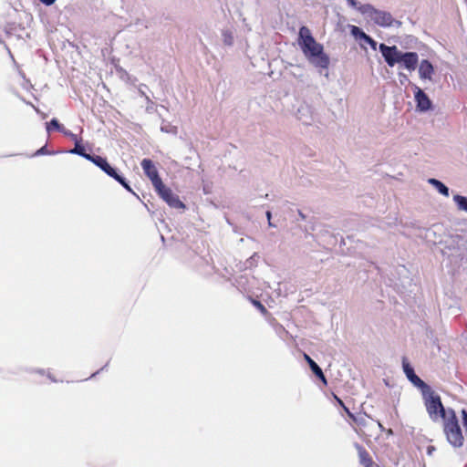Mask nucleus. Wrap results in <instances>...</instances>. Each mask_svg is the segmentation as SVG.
<instances>
[{
	"mask_svg": "<svg viewBox=\"0 0 467 467\" xmlns=\"http://www.w3.org/2000/svg\"><path fill=\"white\" fill-rule=\"evenodd\" d=\"M271 216H272V213L270 211H267L266 212V217H267V220L270 221L271 220Z\"/></svg>",
	"mask_w": 467,
	"mask_h": 467,
	"instance_id": "obj_35",
	"label": "nucleus"
},
{
	"mask_svg": "<svg viewBox=\"0 0 467 467\" xmlns=\"http://www.w3.org/2000/svg\"><path fill=\"white\" fill-rule=\"evenodd\" d=\"M415 387L419 388L423 395L427 391L431 390V388L420 379L416 374L408 379Z\"/></svg>",
	"mask_w": 467,
	"mask_h": 467,
	"instance_id": "obj_15",
	"label": "nucleus"
},
{
	"mask_svg": "<svg viewBox=\"0 0 467 467\" xmlns=\"http://www.w3.org/2000/svg\"><path fill=\"white\" fill-rule=\"evenodd\" d=\"M158 194L171 207L175 209H183L185 206L179 197L172 192L170 188H167L163 182L160 188H155Z\"/></svg>",
	"mask_w": 467,
	"mask_h": 467,
	"instance_id": "obj_7",
	"label": "nucleus"
},
{
	"mask_svg": "<svg viewBox=\"0 0 467 467\" xmlns=\"http://www.w3.org/2000/svg\"><path fill=\"white\" fill-rule=\"evenodd\" d=\"M255 257H258L256 254H254V255H252L245 263L246 266L245 267H251L254 265V263L255 261Z\"/></svg>",
	"mask_w": 467,
	"mask_h": 467,
	"instance_id": "obj_30",
	"label": "nucleus"
},
{
	"mask_svg": "<svg viewBox=\"0 0 467 467\" xmlns=\"http://www.w3.org/2000/svg\"><path fill=\"white\" fill-rule=\"evenodd\" d=\"M415 387L419 388L423 395L427 391L431 390V388L420 379L416 374L408 379Z\"/></svg>",
	"mask_w": 467,
	"mask_h": 467,
	"instance_id": "obj_14",
	"label": "nucleus"
},
{
	"mask_svg": "<svg viewBox=\"0 0 467 467\" xmlns=\"http://www.w3.org/2000/svg\"><path fill=\"white\" fill-rule=\"evenodd\" d=\"M39 1L46 5H51L56 2V0H39Z\"/></svg>",
	"mask_w": 467,
	"mask_h": 467,
	"instance_id": "obj_32",
	"label": "nucleus"
},
{
	"mask_svg": "<svg viewBox=\"0 0 467 467\" xmlns=\"http://www.w3.org/2000/svg\"><path fill=\"white\" fill-rule=\"evenodd\" d=\"M253 304L254 306H255L257 307V309H259L263 314H265L267 312L266 308L265 307V306L263 304H261V302L257 301V300H254L253 301Z\"/></svg>",
	"mask_w": 467,
	"mask_h": 467,
	"instance_id": "obj_26",
	"label": "nucleus"
},
{
	"mask_svg": "<svg viewBox=\"0 0 467 467\" xmlns=\"http://www.w3.org/2000/svg\"><path fill=\"white\" fill-rule=\"evenodd\" d=\"M402 368L407 379H410L415 374L413 368L410 365L409 362H407L405 358L402 359Z\"/></svg>",
	"mask_w": 467,
	"mask_h": 467,
	"instance_id": "obj_21",
	"label": "nucleus"
},
{
	"mask_svg": "<svg viewBox=\"0 0 467 467\" xmlns=\"http://www.w3.org/2000/svg\"><path fill=\"white\" fill-rule=\"evenodd\" d=\"M140 165L145 175L150 180L153 187L160 188V186H161L162 181L159 176V172L153 161L150 159H143Z\"/></svg>",
	"mask_w": 467,
	"mask_h": 467,
	"instance_id": "obj_8",
	"label": "nucleus"
},
{
	"mask_svg": "<svg viewBox=\"0 0 467 467\" xmlns=\"http://www.w3.org/2000/svg\"><path fill=\"white\" fill-rule=\"evenodd\" d=\"M361 462L366 467H369L371 464V460L369 458H367L363 453H361Z\"/></svg>",
	"mask_w": 467,
	"mask_h": 467,
	"instance_id": "obj_29",
	"label": "nucleus"
},
{
	"mask_svg": "<svg viewBox=\"0 0 467 467\" xmlns=\"http://www.w3.org/2000/svg\"><path fill=\"white\" fill-rule=\"evenodd\" d=\"M161 130L162 132H165V133L176 134L177 133V127L172 126V125H164V126L161 127Z\"/></svg>",
	"mask_w": 467,
	"mask_h": 467,
	"instance_id": "obj_24",
	"label": "nucleus"
},
{
	"mask_svg": "<svg viewBox=\"0 0 467 467\" xmlns=\"http://www.w3.org/2000/svg\"><path fill=\"white\" fill-rule=\"evenodd\" d=\"M453 201L456 203L457 207L461 211H464L467 213V197L455 194L453 196Z\"/></svg>",
	"mask_w": 467,
	"mask_h": 467,
	"instance_id": "obj_17",
	"label": "nucleus"
},
{
	"mask_svg": "<svg viewBox=\"0 0 467 467\" xmlns=\"http://www.w3.org/2000/svg\"><path fill=\"white\" fill-rule=\"evenodd\" d=\"M343 409H344V410L346 411V413L348 415V417H350L351 419H354V415H353V413H351V412L349 411L348 408L344 407Z\"/></svg>",
	"mask_w": 467,
	"mask_h": 467,
	"instance_id": "obj_33",
	"label": "nucleus"
},
{
	"mask_svg": "<svg viewBox=\"0 0 467 467\" xmlns=\"http://www.w3.org/2000/svg\"><path fill=\"white\" fill-rule=\"evenodd\" d=\"M362 41L369 45L373 50H377L378 43L370 36L367 35Z\"/></svg>",
	"mask_w": 467,
	"mask_h": 467,
	"instance_id": "obj_23",
	"label": "nucleus"
},
{
	"mask_svg": "<svg viewBox=\"0 0 467 467\" xmlns=\"http://www.w3.org/2000/svg\"><path fill=\"white\" fill-rule=\"evenodd\" d=\"M428 182L443 196L448 197L450 195L449 188L441 181L431 178L428 180Z\"/></svg>",
	"mask_w": 467,
	"mask_h": 467,
	"instance_id": "obj_12",
	"label": "nucleus"
},
{
	"mask_svg": "<svg viewBox=\"0 0 467 467\" xmlns=\"http://www.w3.org/2000/svg\"><path fill=\"white\" fill-rule=\"evenodd\" d=\"M363 16L380 27H400L401 26V22L396 20L389 12L377 9L370 4L367 7H363Z\"/></svg>",
	"mask_w": 467,
	"mask_h": 467,
	"instance_id": "obj_5",
	"label": "nucleus"
},
{
	"mask_svg": "<svg viewBox=\"0 0 467 467\" xmlns=\"http://www.w3.org/2000/svg\"><path fill=\"white\" fill-rule=\"evenodd\" d=\"M415 387L419 388L423 395L427 391L431 390V388L420 379L416 374L408 379Z\"/></svg>",
	"mask_w": 467,
	"mask_h": 467,
	"instance_id": "obj_13",
	"label": "nucleus"
},
{
	"mask_svg": "<svg viewBox=\"0 0 467 467\" xmlns=\"http://www.w3.org/2000/svg\"><path fill=\"white\" fill-rule=\"evenodd\" d=\"M350 33L356 39H360V40H363L365 38V36L368 35L361 28H359L357 26H350Z\"/></svg>",
	"mask_w": 467,
	"mask_h": 467,
	"instance_id": "obj_19",
	"label": "nucleus"
},
{
	"mask_svg": "<svg viewBox=\"0 0 467 467\" xmlns=\"http://www.w3.org/2000/svg\"><path fill=\"white\" fill-rule=\"evenodd\" d=\"M335 398H336L337 401L338 402V404H339L342 408L346 407V406H345V404L343 403V401H342L339 398H337V397H335Z\"/></svg>",
	"mask_w": 467,
	"mask_h": 467,
	"instance_id": "obj_34",
	"label": "nucleus"
},
{
	"mask_svg": "<svg viewBox=\"0 0 467 467\" xmlns=\"http://www.w3.org/2000/svg\"><path fill=\"white\" fill-rule=\"evenodd\" d=\"M414 97H415V101L417 103V109L420 111L425 112L431 108V99L425 94V92L419 87H415Z\"/></svg>",
	"mask_w": 467,
	"mask_h": 467,
	"instance_id": "obj_9",
	"label": "nucleus"
},
{
	"mask_svg": "<svg viewBox=\"0 0 467 467\" xmlns=\"http://www.w3.org/2000/svg\"><path fill=\"white\" fill-rule=\"evenodd\" d=\"M424 405L430 419L436 422L440 420H445L449 415V409L445 410L441 400V397L432 389L422 395Z\"/></svg>",
	"mask_w": 467,
	"mask_h": 467,
	"instance_id": "obj_3",
	"label": "nucleus"
},
{
	"mask_svg": "<svg viewBox=\"0 0 467 467\" xmlns=\"http://www.w3.org/2000/svg\"><path fill=\"white\" fill-rule=\"evenodd\" d=\"M98 373H99V371H97V372L93 373V374H92V377H93V376H96V374H98Z\"/></svg>",
	"mask_w": 467,
	"mask_h": 467,
	"instance_id": "obj_40",
	"label": "nucleus"
},
{
	"mask_svg": "<svg viewBox=\"0 0 467 467\" xmlns=\"http://www.w3.org/2000/svg\"><path fill=\"white\" fill-rule=\"evenodd\" d=\"M348 5L352 7L353 9H356L363 16V7H367L368 4H360L357 0H346Z\"/></svg>",
	"mask_w": 467,
	"mask_h": 467,
	"instance_id": "obj_20",
	"label": "nucleus"
},
{
	"mask_svg": "<svg viewBox=\"0 0 467 467\" xmlns=\"http://www.w3.org/2000/svg\"><path fill=\"white\" fill-rule=\"evenodd\" d=\"M62 133H63L65 136H67V137L70 138V139H71L75 143H77V141H80V140H79V139H78V137L76 134L72 133L70 130H67V129H65V128H64V130H62Z\"/></svg>",
	"mask_w": 467,
	"mask_h": 467,
	"instance_id": "obj_25",
	"label": "nucleus"
},
{
	"mask_svg": "<svg viewBox=\"0 0 467 467\" xmlns=\"http://www.w3.org/2000/svg\"><path fill=\"white\" fill-rule=\"evenodd\" d=\"M304 358L309 365L312 372L325 384H327V379L321 369V368L307 355L304 354Z\"/></svg>",
	"mask_w": 467,
	"mask_h": 467,
	"instance_id": "obj_11",
	"label": "nucleus"
},
{
	"mask_svg": "<svg viewBox=\"0 0 467 467\" xmlns=\"http://www.w3.org/2000/svg\"><path fill=\"white\" fill-rule=\"evenodd\" d=\"M68 152L71 154H78L82 156L88 161H90L93 156L91 154L86 153L84 147L80 144V141H77V143H75V147Z\"/></svg>",
	"mask_w": 467,
	"mask_h": 467,
	"instance_id": "obj_16",
	"label": "nucleus"
},
{
	"mask_svg": "<svg viewBox=\"0 0 467 467\" xmlns=\"http://www.w3.org/2000/svg\"><path fill=\"white\" fill-rule=\"evenodd\" d=\"M298 214L301 217V219H303V220L305 219V215L302 213L301 211H298Z\"/></svg>",
	"mask_w": 467,
	"mask_h": 467,
	"instance_id": "obj_37",
	"label": "nucleus"
},
{
	"mask_svg": "<svg viewBox=\"0 0 467 467\" xmlns=\"http://www.w3.org/2000/svg\"><path fill=\"white\" fill-rule=\"evenodd\" d=\"M90 161H92L96 166L99 167L105 173L109 176L115 179L118 182H119L127 191L133 192L125 178L120 176L114 168H112L107 160L99 155H93Z\"/></svg>",
	"mask_w": 467,
	"mask_h": 467,
	"instance_id": "obj_6",
	"label": "nucleus"
},
{
	"mask_svg": "<svg viewBox=\"0 0 467 467\" xmlns=\"http://www.w3.org/2000/svg\"><path fill=\"white\" fill-rule=\"evenodd\" d=\"M47 131L49 133L53 129L62 132L64 127L59 124L57 119H52L49 122L46 123Z\"/></svg>",
	"mask_w": 467,
	"mask_h": 467,
	"instance_id": "obj_18",
	"label": "nucleus"
},
{
	"mask_svg": "<svg viewBox=\"0 0 467 467\" xmlns=\"http://www.w3.org/2000/svg\"><path fill=\"white\" fill-rule=\"evenodd\" d=\"M48 378L52 380V381H56V379H54L50 374H48Z\"/></svg>",
	"mask_w": 467,
	"mask_h": 467,
	"instance_id": "obj_39",
	"label": "nucleus"
},
{
	"mask_svg": "<svg viewBox=\"0 0 467 467\" xmlns=\"http://www.w3.org/2000/svg\"><path fill=\"white\" fill-rule=\"evenodd\" d=\"M223 43L228 46H232L234 43V36L228 30L223 32Z\"/></svg>",
	"mask_w": 467,
	"mask_h": 467,
	"instance_id": "obj_22",
	"label": "nucleus"
},
{
	"mask_svg": "<svg viewBox=\"0 0 467 467\" xmlns=\"http://www.w3.org/2000/svg\"><path fill=\"white\" fill-rule=\"evenodd\" d=\"M146 100L148 103V105L146 107V110L148 112H151L154 109V103L150 100V99L148 96H146Z\"/></svg>",
	"mask_w": 467,
	"mask_h": 467,
	"instance_id": "obj_28",
	"label": "nucleus"
},
{
	"mask_svg": "<svg viewBox=\"0 0 467 467\" xmlns=\"http://www.w3.org/2000/svg\"><path fill=\"white\" fill-rule=\"evenodd\" d=\"M268 225H269L270 227H275V224H274V223L271 222V220H270V221H268Z\"/></svg>",
	"mask_w": 467,
	"mask_h": 467,
	"instance_id": "obj_38",
	"label": "nucleus"
},
{
	"mask_svg": "<svg viewBox=\"0 0 467 467\" xmlns=\"http://www.w3.org/2000/svg\"><path fill=\"white\" fill-rule=\"evenodd\" d=\"M434 74V67L428 59L420 61L419 66V76L422 80H431Z\"/></svg>",
	"mask_w": 467,
	"mask_h": 467,
	"instance_id": "obj_10",
	"label": "nucleus"
},
{
	"mask_svg": "<svg viewBox=\"0 0 467 467\" xmlns=\"http://www.w3.org/2000/svg\"><path fill=\"white\" fill-rule=\"evenodd\" d=\"M46 154H50L49 151H47V147L46 146H43L42 148H40L39 150H37L34 156H39V155H46Z\"/></svg>",
	"mask_w": 467,
	"mask_h": 467,
	"instance_id": "obj_27",
	"label": "nucleus"
},
{
	"mask_svg": "<svg viewBox=\"0 0 467 467\" xmlns=\"http://www.w3.org/2000/svg\"><path fill=\"white\" fill-rule=\"evenodd\" d=\"M379 50L381 53L385 62L390 67L397 64H401L404 68L412 72L416 69L419 63V55L416 52H402L397 46H387L379 44Z\"/></svg>",
	"mask_w": 467,
	"mask_h": 467,
	"instance_id": "obj_2",
	"label": "nucleus"
},
{
	"mask_svg": "<svg viewBox=\"0 0 467 467\" xmlns=\"http://www.w3.org/2000/svg\"><path fill=\"white\" fill-rule=\"evenodd\" d=\"M443 431L448 442L454 448H460L463 444V436L455 411L449 409V415L443 420Z\"/></svg>",
	"mask_w": 467,
	"mask_h": 467,
	"instance_id": "obj_4",
	"label": "nucleus"
},
{
	"mask_svg": "<svg viewBox=\"0 0 467 467\" xmlns=\"http://www.w3.org/2000/svg\"><path fill=\"white\" fill-rule=\"evenodd\" d=\"M139 91L141 96H144L146 98L147 95L145 94L144 90L141 89V88H140Z\"/></svg>",
	"mask_w": 467,
	"mask_h": 467,
	"instance_id": "obj_36",
	"label": "nucleus"
},
{
	"mask_svg": "<svg viewBox=\"0 0 467 467\" xmlns=\"http://www.w3.org/2000/svg\"><path fill=\"white\" fill-rule=\"evenodd\" d=\"M298 45L308 62L318 69L320 74L326 70L328 77L329 57L324 52V47L317 43L306 26H301L298 33Z\"/></svg>",
	"mask_w": 467,
	"mask_h": 467,
	"instance_id": "obj_1",
	"label": "nucleus"
},
{
	"mask_svg": "<svg viewBox=\"0 0 467 467\" xmlns=\"http://www.w3.org/2000/svg\"><path fill=\"white\" fill-rule=\"evenodd\" d=\"M399 78L402 85L409 81L408 77L404 73H401V72L399 73Z\"/></svg>",
	"mask_w": 467,
	"mask_h": 467,
	"instance_id": "obj_31",
	"label": "nucleus"
}]
</instances>
